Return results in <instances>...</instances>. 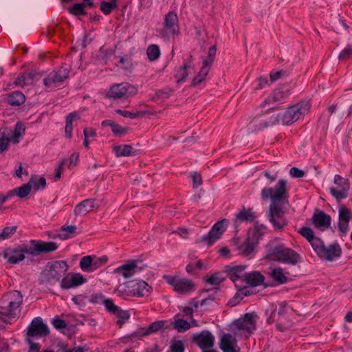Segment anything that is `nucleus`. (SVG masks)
I'll use <instances>...</instances> for the list:
<instances>
[{"instance_id":"f257e3e1","label":"nucleus","mask_w":352,"mask_h":352,"mask_svg":"<svg viewBox=\"0 0 352 352\" xmlns=\"http://www.w3.org/2000/svg\"><path fill=\"white\" fill-rule=\"evenodd\" d=\"M263 200L270 199L267 211L269 220L285 219L289 210V192L287 182L281 179L274 188H263L261 190Z\"/></svg>"},{"instance_id":"f03ea898","label":"nucleus","mask_w":352,"mask_h":352,"mask_svg":"<svg viewBox=\"0 0 352 352\" xmlns=\"http://www.w3.org/2000/svg\"><path fill=\"white\" fill-rule=\"evenodd\" d=\"M311 107L307 102H300L287 108L283 113L271 118L269 121L261 120L258 126V129L267 127L270 125L281 122L283 125H290L296 122L302 116L306 114Z\"/></svg>"},{"instance_id":"7ed1b4c3","label":"nucleus","mask_w":352,"mask_h":352,"mask_svg":"<svg viewBox=\"0 0 352 352\" xmlns=\"http://www.w3.org/2000/svg\"><path fill=\"white\" fill-rule=\"evenodd\" d=\"M30 246H23L20 250L21 254L17 258H12L10 261L19 263L25 258V254H30L32 256L44 255L55 252L58 245L54 241H45L41 239H32L29 241Z\"/></svg>"},{"instance_id":"20e7f679","label":"nucleus","mask_w":352,"mask_h":352,"mask_svg":"<svg viewBox=\"0 0 352 352\" xmlns=\"http://www.w3.org/2000/svg\"><path fill=\"white\" fill-rule=\"evenodd\" d=\"M68 268L69 266L65 261L48 262L45 270L42 274V282L49 284L58 282Z\"/></svg>"},{"instance_id":"39448f33","label":"nucleus","mask_w":352,"mask_h":352,"mask_svg":"<svg viewBox=\"0 0 352 352\" xmlns=\"http://www.w3.org/2000/svg\"><path fill=\"white\" fill-rule=\"evenodd\" d=\"M153 291V288L146 281L142 280H131L124 283L123 288L119 290L122 295L128 296H148Z\"/></svg>"},{"instance_id":"423d86ee","label":"nucleus","mask_w":352,"mask_h":352,"mask_svg":"<svg viewBox=\"0 0 352 352\" xmlns=\"http://www.w3.org/2000/svg\"><path fill=\"white\" fill-rule=\"evenodd\" d=\"M266 230L267 228L263 224H256L253 230H249L248 237L240 248L244 255L248 256L254 251L259 239Z\"/></svg>"},{"instance_id":"0eeeda50","label":"nucleus","mask_w":352,"mask_h":352,"mask_svg":"<svg viewBox=\"0 0 352 352\" xmlns=\"http://www.w3.org/2000/svg\"><path fill=\"white\" fill-rule=\"evenodd\" d=\"M137 92L138 89L135 87L128 82H122L112 85L106 97L113 100L126 99L135 96Z\"/></svg>"},{"instance_id":"6e6552de","label":"nucleus","mask_w":352,"mask_h":352,"mask_svg":"<svg viewBox=\"0 0 352 352\" xmlns=\"http://www.w3.org/2000/svg\"><path fill=\"white\" fill-rule=\"evenodd\" d=\"M163 278L172 287L175 292L186 294L195 291V283L192 280L180 278L178 276L164 275Z\"/></svg>"},{"instance_id":"1a4fd4ad","label":"nucleus","mask_w":352,"mask_h":352,"mask_svg":"<svg viewBox=\"0 0 352 352\" xmlns=\"http://www.w3.org/2000/svg\"><path fill=\"white\" fill-rule=\"evenodd\" d=\"M179 32V25L177 14L175 11H169L164 16L161 34L162 36H174Z\"/></svg>"},{"instance_id":"9d476101","label":"nucleus","mask_w":352,"mask_h":352,"mask_svg":"<svg viewBox=\"0 0 352 352\" xmlns=\"http://www.w3.org/2000/svg\"><path fill=\"white\" fill-rule=\"evenodd\" d=\"M165 320H157L151 323L148 327H140L135 331L129 336H124L123 338L131 340L132 342L141 339L144 336H147L153 333H157L164 327Z\"/></svg>"},{"instance_id":"9b49d317","label":"nucleus","mask_w":352,"mask_h":352,"mask_svg":"<svg viewBox=\"0 0 352 352\" xmlns=\"http://www.w3.org/2000/svg\"><path fill=\"white\" fill-rule=\"evenodd\" d=\"M69 74V69L65 67H60L56 70L51 72L43 80L44 85L47 88H54L67 79Z\"/></svg>"},{"instance_id":"f8f14e48","label":"nucleus","mask_w":352,"mask_h":352,"mask_svg":"<svg viewBox=\"0 0 352 352\" xmlns=\"http://www.w3.org/2000/svg\"><path fill=\"white\" fill-rule=\"evenodd\" d=\"M191 341L196 344L203 351L211 349L213 347L214 337L210 331L205 329L199 333L192 334Z\"/></svg>"},{"instance_id":"ddd939ff","label":"nucleus","mask_w":352,"mask_h":352,"mask_svg":"<svg viewBox=\"0 0 352 352\" xmlns=\"http://www.w3.org/2000/svg\"><path fill=\"white\" fill-rule=\"evenodd\" d=\"M50 334V329L41 317L34 318L27 331L28 338L46 337Z\"/></svg>"},{"instance_id":"4468645a","label":"nucleus","mask_w":352,"mask_h":352,"mask_svg":"<svg viewBox=\"0 0 352 352\" xmlns=\"http://www.w3.org/2000/svg\"><path fill=\"white\" fill-rule=\"evenodd\" d=\"M287 301H283L279 303V308L277 313V320L276 329L280 332H283L285 330L292 327L293 322L289 318L287 312Z\"/></svg>"},{"instance_id":"2eb2a0df","label":"nucleus","mask_w":352,"mask_h":352,"mask_svg":"<svg viewBox=\"0 0 352 352\" xmlns=\"http://www.w3.org/2000/svg\"><path fill=\"white\" fill-rule=\"evenodd\" d=\"M87 280L80 273L70 272L60 280V287L63 289H69L79 287L87 283Z\"/></svg>"},{"instance_id":"dca6fc26","label":"nucleus","mask_w":352,"mask_h":352,"mask_svg":"<svg viewBox=\"0 0 352 352\" xmlns=\"http://www.w3.org/2000/svg\"><path fill=\"white\" fill-rule=\"evenodd\" d=\"M224 222L225 221H217L208 234L204 235L201 238V241H207L208 245H212L217 240L221 238V235L225 232L223 224Z\"/></svg>"},{"instance_id":"f3484780","label":"nucleus","mask_w":352,"mask_h":352,"mask_svg":"<svg viewBox=\"0 0 352 352\" xmlns=\"http://www.w3.org/2000/svg\"><path fill=\"white\" fill-rule=\"evenodd\" d=\"M244 280L251 287L263 285L265 288L273 285L264 282L265 276L258 271H253L250 273H244Z\"/></svg>"},{"instance_id":"a211bd4d","label":"nucleus","mask_w":352,"mask_h":352,"mask_svg":"<svg viewBox=\"0 0 352 352\" xmlns=\"http://www.w3.org/2000/svg\"><path fill=\"white\" fill-rule=\"evenodd\" d=\"M41 74L36 70H32L26 73H20L18 76L14 79L13 84L16 87H24L30 85L33 83L35 78Z\"/></svg>"},{"instance_id":"6ab92c4d","label":"nucleus","mask_w":352,"mask_h":352,"mask_svg":"<svg viewBox=\"0 0 352 352\" xmlns=\"http://www.w3.org/2000/svg\"><path fill=\"white\" fill-rule=\"evenodd\" d=\"M342 254V248L338 242L330 244L328 247L324 245V250L322 251L320 258H324L327 261H332L335 258L340 257Z\"/></svg>"},{"instance_id":"aec40b11","label":"nucleus","mask_w":352,"mask_h":352,"mask_svg":"<svg viewBox=\"0 0 352 352\" xmlns=\"http://www.w3.org/2000/svg\"><path fill=\"white\" fill-rule=\"evenodd\" d=\"M246 265H226L224 272L227 273L229 278L234 283L237 280H243L244 276L242 274L243 272L247 268Z\"/></svg>"},{"instance_id":"412c9836","label":"nucleus","mask_w":352,"mask_h":352,"mask_svg":"<svg viewBox=\"0 0 352 352\" xmlns=\"http://www.w3.org/2000/svg\"><path fill=\"white\" fill-rule=\"evenodd\" d=\"M290 95V90L287 88H277L266 99L265 102L267 103L271 102H280L283 103L286 98Z\"/></svg>"},{"instance_id":"4be33fe9","label":"nucleus","mask_w":352,"mask_h":352,"mask_svg":"<svg viewBox=\"0 0 352 352\" xmlns=\"http://www.w3.org/2000/svg\"><path fill=\"white\" fill-rule=\"evenodd\" d=\"M285 249V246L284 245L271 247L267 251L265 258L271 261L282 263Z\"/></svg>"},{"instance_id":"5701e85b","label":"nucleus","mask_w":352,"mask_h":352,"mask_svg":"<svg viewBox=\"0 0 352 352\" xmlns=\"http://www.w3.org/2000/svg\"><path fill=\"white\" fill-rule=\"evenodd\" d=\"M11 309L16 310L23 302V296L20 291L13 290L3 294Z\"/></svg>"},{"instance_id":"b1692460","label":"nucleus","mask_w":352,"mask_h":352,"mask_svg":"<svg viewBox=\"0 0 352 352\" xmlns=\"http://www.w3.org/2000/svg\"><path fill=\"white\" fill-rule=\"evenodd\" d=\"M302 261L300 255L292 248L285 247L284 256L283 257V263L296 265Z\"/></svg>"},{"instance_id":"393cba45","label":"nucleus","mask_w":352,"mask_h":352,"mask_svg":"<svg viewBox=\"0 0 352 352\" xmlns=\"http://www.w3.org/2000/svg\"><path fill=\"white\" fill-rule=\"evenodd\" d=\"M137 268V261L132 260L115 270L117 273L121 274L125 278H130L135 273Z\"/></svg>"},{"instance_id":"a878e982","label":"nucleus","mask_w":352,"mask_h":352,"mask_svg":"<svg viewBox=\"0 0 352 352\" xmlns=\"http://www.w3.org/2000/svg\"><path fill=\"white\" fill-rule=\"evenodd\" d=\"M6 102L11 106H20L25 101V95L19 91H14L6 94Z\"/></svg>"},{"instance_id":"bb28decb","label":"nucleus","mask_w":352,"mask_h":352,"mask_svg":"<svg viewBox=\"0 0 352 352\" xmlns=\"http://www.w3.org/2000/svg\"><path fill=\"white\" fill-rule=\"evenodd\" d=\"M234 342H236V339L230 333L225 334L220 343V348L223 352H238L234 349Z\"/></svg>"},{"instance_id":"cd10ccee","label":"nucleus","mask_w":352,"mask_h":352,"mask_svg":"<svg viewBox=\"0 0 352 352\" xmlns=\"http://www.w3.org/2000/svg\"><path fill=\"white\" fill-rule=\"evenodd\" d=\"M34 180L29 181L27 184L22 185L20 187L15 188L8 191V195L12 197L17 196L20 198L26 197L30 192V184L33 183Z\"/></svg>"},{"instance_id":"c85d7f7f","label":"nucleus","mask_w":352,"mask_h":352,"mask_svg":"<svg viewBox=\"0 0 352 352\" xmlns=\"http://www.w3.org/2000/svg\"><path fill=\"white\" fill-rule=\"evenodd\" d=\"M94 199H86L78 204L75 209L74 212L76 214L85 215L92 210L94 207Z\"/></svg>"},{"instance_id":"c756f323","label":"nucleus","mask_w":352,"mask_h":352,"mask_svg":"<svg viewBox=\"0 0 352 352\" xmlns=\"http://www.w3.org/2000/svg\"><path fill=\"white\" fill-rule=\"evenodd\" d=\"M23 246H28L27 244H21L18 245L16 248H7L4 249L3 252V257L7 258V262L10 264H17L18 263H15L14 261H10L12 258H17L18 256L21 254V252L19 250H21Z\"/></svg>"},{"instance_id":"7c9ffc66","label":"nucleus","mask_w":352,"mask_h":352,"mask_svg":"<svg viewBox=\"0 0 352 352\" xmlns=\"http://www.w3.org/2000/svg\"><path fill=\"white\" fill-rule=\"evenodd\" d=\"M113 151L117 157L131 156L136 154V151L133 150L131 145L129 144L113 145Z\"/></svg>"},{"instance_id":"2f4dec72","label":"nucleus","mask_w":352,"mask_h":352,"mask_svg":"<svg viewBox=\"0 0 352 352\" xmlns=\"http://www.w3.org/2000/svg\"><path fill=\"white\" fill-rule=\"evenodd\" d=\"M270 276L276 285H283L287 283L289 278L283 273V268L278 267L272 270Z\"/></svg>"},{"instance_id":"473e14b6","label":"nucleus","mask_w":352,"mask_h":352,"mask_svg":"<svg viewBox=\"0 0 352 352\" xmlns=\"http://www.w3.org/2000/svg\"><path fill=\"white\" fill-rule=\"evenodd\" d=\"M118 9V0H111L110 1L102 0L100 2V10L104 15H109L113 10Z\"/></svg>"},{"instance_id":"72a5a7b5","label":"nucleus","mask_w":352,"mask_h":352,"mask_svg":"<svg viewBox=\"0 0 352 352\" xmlns=\"http://www.w3.org/2000/svg\"><path fill=\"white\" fill-rule=\"evenodd\" d=\"M204 280L211 285H219L226 280V277L222 276L219 272L212 273L211 275H206L204 277Z\"/></svg>"},{"instance_id":"f704fd0d","label":"nucleus","mask_w":352,"mask_h":352,"mask_svg":"<svg viewBox=\"0 0 352 352\" xmlns=\"http://www.w3.org/2000/svg\"><path fill=\"white\" fill-rule=\"evenodd\" d=\"M277 305L274 302H272L269 305L268 307L265 310V316H267V323L268 324H273L277 320Z\"/></svg>"},{"instance_id":"c9c22d12","label":"nucleus","mask_w":352,"mask_h":352,"mask_svg":"<svg viewBox=\"0 0 352 352\" xmlns=\"http://www.w3.org/2000/svg\"><path fill=\"white\" fill-rule=\"evenodd\" d=\"M76 118H78V116L75 111L69 113L65 118V137L67 138H71L72 136V122Z\"/></svg>"},{"instance_id":"e433bc0d","label":"nucleus","mask_w":352,"mask_h":352,"mask_svg":"<svg viewBox=\"0 0 352 352\" xmlns=\"http://www.w3.org/2000/svg\"><path fill=\"white\" fill-rule=\"evenodd\" d=\"M69 13L75 16H85L87 12L85 10L84 4L81 3H74L67 9Z\"/></svg>"},{"instance_id":"4c0bfd02","label":"nucleus","mask_w":352,"mask_h":352,"mask_svg":"<svg viewBox=\"0 0 352 352\" xmlns=\"http://www.w3.org/2000/svg\"><path fill=\"white\" fill-rule=\"evenodd\" d=\"M191 67V65L190 63H184L182 67L179 68L177 71L176 74L175 75V78L177 80L178 83H181L184 82L186 78L188 76V72H187L188 69Z\"/></svg>"},{"instance_id":"58836bf2","label":"nucleus","mask_w":352,"mask_h":352,"mask_svg":"<svg viewBox=\"0 0 352 352\" xmlns=\"http://www.w3.org/2000/svg\"><path fill=\"white\" fill-rule=\"evenodd\" d=\"M34 180L33 183L30 184V188H33L34 191L40 189H44L46 186V179L43 177H38V175H32L29 181Z\"/></svg>"},{"instance_id":"ea45409f","label":"nucleus","mask_w":352,"mask_h":352,"mask_svg":"<svg viewBox=\"0 0 352 352\" xmlns=\"http://www.w3.org/2000/svg\"><path fill=\"white\" fill-rule=\"evenodd\" d=\"M256 218L255 212L252 209L246 210L244 207L236 214L235 220H254Z\"/></svg>"},{"instance_id":"a19ab883","label":"nucleus","mask_w":352,"mask_h":352,"mask_svg":"<svg viewBox=\"0 0 352 352\" xmlns=\"http://www.w3.org/2000/svg\"><path fill=\"white\" fill-rule=\"evenodd\" d=\"M309 243L318 257H320L322 251L324 250V242L320 239L315 237Z\"/></svg>"},{"instance_id":"79ce46f5","label":"nucleus","mask_w":352,"mask_h":352,"mask_svg":"<svg viewBox=\"0 0 352 352\" xmlns=\"http://www.w3.org/2000/svg\"><path fill=\"white\" fill-rule=\"evenodd\" d=\"M146 54L150 60L153 61L157 60L160 55V47L155 44L149 45L146 50Z\"/></svg>"},{"instance_id":"37998d69","label":"nucleus","mask_w":352,"mask_h":352,"mask_svg":"<svg viewBox=\"0 0 352 352\" xmlns=\"http://www.w3.org/2000/svg\"><path fill=\"white\" fill-rule=\"evenodd\" d=\"M92 255L85 256L80 261V267L83 272H91Z\"/></svg>"},{"instance_id":"c03bdc74","label":"nucleus","mask_w":352,"mask_h":352,"mask_svg":"<svg viewBox=\"0 0 352 352\" xmlns=\"http://www.w3.org/2000/svg\"><path fill=\"white\" fill-rule=\"evenodd\" d=\"M118 320L116 322L117 325L122 327L130 318L129 311L121 309L115 314Z\"/></svg>"},{"instance_id":"a18cd8bd","label":"nucleus","mask_w":352,"mask_h":352,"mask_svg":"<svg viewBox=\"0 0 352 352\" xmlns=\"http://www.w3.org/2000/svg\"><path fill=\"white\" fill-rule=\"evenodd\" d=\"M349 190L346 189L338 190L335 187L330 188V192L331 195L334 197L337 201H340L341 199L346 198L348 197Z\"/></svg>"},{"instance_id":"49530a36","label":"nucleus","mask_w":352,"mask_h":352,"mask_svg":"<svg viewBox=\"0 0 352 352\" xmlns=\"http://www.w3.org/2000/svg\"><path fill=\"white\" fill-rule=\"evenodd\" d=\"M174 329L178 332H184L190 328V323L184 319H177L173 322Z\"/></svg>"},{"instance_id":"de8ad7c7","label":"nucleus","mask_w":352,"mask_h":352,"mask_svg":"<svg viewBox=\"0 0 352 352\" xmlns=\"http://www.w3.org/2000/svg\"><path fill=\"white\" fill-rule=\"evenodd\" d=\"M18 227L16 226H12L4 228L0 232V240H5L10 239L14 234L16 233Z\"/></svg>"},{"instance_id":"09e8293b","label":"nucleus","mask_w":352,"mask_h":352,"mask_svg":"<svg viewBox=\"0 0 352 352\" xmlns=\"http://www.w3.org/2000/svg\"><path fill=\"white\" fill-rule=\"evenodd\" d=\"M103 304L106 311L113 315L116 314L120 309L114 303V301L111 298H106L103 300Z\"/></svg>"},{"instance_id":"8fccbe9b","label":"nucleus","mask_w":352,"mask_h":352,"mask_svg":"<svg viewBox=\"0 0 352 352\" xmlns=\"http://www.w3.org/2000/svg\"><path fill=\"white\" fill-rule=\"evenodd\" d=\"M334 183L340 189L350 190V182L348 179L344 178L339 175H336L334 177Z\"/></svg>"},{"instance_id":"3c124183","label":"nucleus","mask_w":352,"mask_h":352,"mask_svg":"<svg viewBox=\"0 0 352 352\" xmlns=\"http://www.w3.org/2000/svg\"><path fill=\"white\" fill-rule=\"evenodd\" d=\"M185 347L184 342L182 340H177L173 339L170 346V351L171 352H184Z\"/></svg>"},{"instance_id":"603ef678","label":"nucleus","mask_w":352,"mask_h":352,"mask_svg":"<svg viewBox=\"0 0 352 352\" xmlns=\"http://www.w3.org/2000/svg\"><path fill=\"white\" fill-rule=\"evenodd\" d=\"M352 218L351 211L345 206H340L339 208L338 220H350Z\"/></svg>"},{"instance_id":"864d4df0","label":"nucleus","mask_w":352,"mask_h":352,"mask_svg":"<svg viewBox=\"0 0 352 352\" xmlns=\"http://www.w3.org/2000/svg\"><path fill=\"white\" fill-rule=\"evenodd\" d=\"M298 233L304 236L309 242L316 237L314 231L309 227H302L298 231Z\"/></svg>"},{"instance_id":"5fc2aeb1","label":"nucleus","mask_w":352,"mask_h":352,"mask_svg":"<svg viewBox=\"0 0 352 352\" xmlns=\"http://www.w3.org/2000/svg\"><path fill=\"white\" fill-rule=\"evenodd\" d=\"M10 143V139L6 133L0 130V153L7 150Z\"/></svg>"},{"instance_id":"6e6d98bb","label":"nucleus","mask_w":352,"mask_h":352,"mask_svg":"<svg viewBox=\"0 0 352 352\" xmlns=\"http://www.w3.org/2000/svg\"><path fill=\"white\" fill-rule=\"evenodd\" d=\"M311 220H331V217L324 211L316 208Z\"/></svg>"},{"instance_id":"4d7b16f0","label":"nucleus","mask_w":352,"mask_h":352,"mask_svg":"<svg viewBox=\"0 0 352 352\" xmlns=\"http://www.w3.org/2000/svg\"><path fill=\"white\" fill-rule=\"evenodd\" d=\"M112 133L116 136H121L126 134L129 131V127L122 126L120 124H115L113 125Z\"/></svg>"},{"instance_id":"13d9d810","label":"nucleus","mask_w":352,"mask_h":352,"mask_svg":"<svg viewBox=\"0 0 352 352\" xmlns=\"http://www.w3.org/2000/svg\"><path fill=\"white\" fill-rule=\"evenodd\" d=\"M116 112L123 116V117H125V118H130L131 119H134V118H138V116H142L143 115V113L142 112H137V113H132L131 111H124V110H121V109H117L116 111Z\"/></svg>"},{"instance_id":"bf43d9fd","label":"nucleus","mask_w":352,"mask_h":352,"mask_svg":"<svg viewBox=\"0 0 352 352\" xmlns=\"http://www.w3.org/2000/svg\"><path fill=\"white\" fill-rule=\"evenodd\" d=\"M14 309H11L5 306H0V314L3 316H8L10 318H14L16 317V313Z\"/></svg>"},{"instance_id":"052dcab7","label":"nucleus","mask_w":352,"mask_h":352,"mask_svg":"<svg viewBox=\"0 0 352 352\" xmlns=\"http://www.w3.org/2000/svg\"><path fill=\"white\" fill-rule=\"evenodd\" d=\"M52 324L57 330H63L67 327L66 322L56 316L52 321Z\"/></svg>"},{"instance_id":"680f3d73","label":"nucleus","mask_w":352,"mask_h":352,"mask_svg":"<svg viewBox=\"0 0 352 352\" xmlns=\"http://www.w3.org/2000/svg\"><path fill=\"white\" fill-rule=\"evenodd\" d=\"M243 299V297L241 296V293L239 292V289L234 294V296L230 299V300L227 303V306L228 307H234L238 305L242 300Z\"/></svg>"},{"instance_id":"e2e57ef3","label":"nucleus","mask_w":352,"mask_h":352,"mask_svg":"<svg viewBox=\"0 0 352 352\" xmlns=\"http://www.w3.org/2000/svg\"><path fill=\"white\" fill-rule=\"evenodd\" d=\"M351 58H352V46L345 47L338 56L340 60H347Z\"/></svg>"},{"instance_id":"0e129e2a","label":"nucleus","mask_w":352,"mask_h":352,"mask_svg":"<svg viewBox=\"0 0 352 352\" xmlns=\"http://www.w3.org/2000/svg\"><path fill=\"white\" fill-rule=\"evenodd\" d=\"M25 126L23 124H22L21 122H18L16 125H15V127H14V134H13V137L14 138H19L20 136H21L23 133H25Z\"/></svg>"},{"instance_id":"69168bd1","label":"nucleus","mask_w":352,"mask_h":352,"mask_svg":"<svg viewBox=\"0 0 352 352\" xmlns=\"http://www.w3.org/2000/svg\"><path fill=\"white\" fill-rule=\"evenodd\" d=\"M256 317V315L254 314V312L252 313H246L243 316L242 319L243 320L245 324H250V325H255L256 320H254V318Z\"/></svg>"},{"instance_id":"338daca9","label":"nucleus","mask_w":352,"mask_h":352,"mask_svg":"<svg viewBox=\"0 0 352 352\" xmlns=\"http://www.w3.org/2000/svg\"><path fill=\"white\" fill-rule=\"evenodd\" d=\"M289 72L283 69L275 72H272L270 74V79L272 82H274L283 76H287Z\"/></svg>"},{"instance_id":"774afa93","label":"nucleus","mask_w":352,"mask_h":352,"mask_svg":"<svg viewBox=\"0 0 352 352\" xmlns=\"http://www.w3.org/2000/svg\"><path fill=\"white\" fill-rule=\"evenodd\" d=\"M25 341L30 344V347L28 352H39L41 347L39 343L33 342L30 338H27L25 339Z\"/></svg>"}]
</instances>
